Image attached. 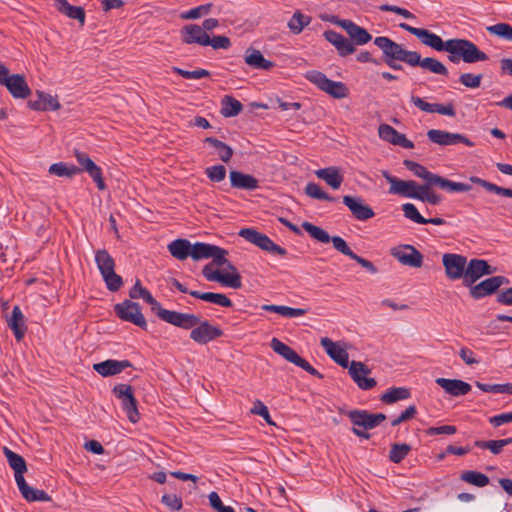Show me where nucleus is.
Here are the masks:
<instances>
[{
	"mask_svg": "<svg viewBox=\"0 0 512 512\" xmlns=\"http://www.w3.org/2000/svg\"><path fill=\"white\" fill-rule=\"evenodd\" d=\"M324 37L336 48L341 57L348 56L356 50L352 41L334 30L325 31Z\"/></svg>",
	"mask_w": 512,
	"mask_h": 512,
	"instance_id": "22",
	"label": "nucleus"
},
{
	"mask_svg": "<svg viewBox=\"0 0 512 512\" xmlns=\"http://www.w3.org/2000/svg\"><path fill=\"white\" fill-rule=\"evenodd\" d=\"M330 241L333 243V247L342 253L345 256L350 257L351 259L354 257L355 253L349 248L346 241L340 236H333L330 238Z\"/></svg>",
	"mask_w": 512,
	"mask_h": 512,
	"instance_id": "64",
	"label": "nucleus"
},
{
	"mask_svg": "<svg viewBox=\"0 0 512 512\" xmlns=\"http://www.w3.org/2000/svg\"><path fill=\"white\" fill-rule=\"evenodd\" d=\"M181 40L185 44H198L208 46V33L197 24H188L182 27L180 31Z\"/></svg>",
	"mask_w": 512,
	"mask_h": 512,
	"instance_id": "20",
	"label": "nucleus"
},
{
	"mask_svg": "<svg viewBox=\"0 0 512 512\" xmlns=\"http://www.w3.org/2000/svg\"><path fill=\"white\" fill-rule=\"evenodd\" d=\"M348 418L354 426L371 430L380 425L386 416L383 413H370L367 410H351L347 413Z\"/></svg>",
	"mask_w": 512,
	"mask_h": 512,
	"instance_id": "14",
	"label": "nucleus"
},
{
	"mask_svg": "<svg viewBox=\"0 0 512 512\" xmlns=\"http://www.w3.org/2000/svg\"><path fill=\"white\" fill-rule=\"evenodd\" d=\"M205 174L212 182H221L226 177V168L223 165H213L205 169Z\"/></svg>",
	"mask_w": 512,
	"mask_h": 512,
	"instance_id": "57",
	"label": "nucleus"
},
{
	"mask_svg": "<svg viewBox=\"0 0 512 512\" xmlns=\"http://www.w3.org/2000/svg\"><path fill=\"white\" fill-rule=\"evenodd\" d=\"M315 175L319 179L325 181L326 184L333 189H338L343 182V176L340 173L339 168L335 166L318 169L315 171Z\"/></svg>",
	"mask_w": 512,
	"mask_h": 512,
	"instance_id": "33",
	"label": "nucleus"
},
{
	"mask_svg": "<svg viewBox=\"0 0 512 512\" xmlns=\"http://www.w3.org/2000/svg\"><path fill=\"white\" fill-rule=\"evenodd\" d=\"M305 193L307 196L317 199V200H323L328 202H334L336 199L332 196H330L328 193L322 190L320 185L309 182L305 187Z\"/></svg>",
	"mask_w": 512,
	"mask_h": 512,
	"instance_id": "50",
	"label": "nucleus"
},
{
	"mask_svg": "<svg viewBox=\"0 0 512 512\" xmlns=\"http://www.w3.org/2000/svg\"><path fill=\"white\" fill-rule=\"evenodd\" d=\"M112 393L116 398L121 400L122 408L125 411L128 420L131 423H137L140 420V414L132 386L128 384H117L113 387Z\"/></svg>",
	"mask_w": 512,
	"mask_h": 512,
	"instance_id": "6",
	"label": "nucleus"
},
{
	"mask_svg": "<svg viewBox=\"0 0 512 512\" xmlns=\"http://www.w3.org/2000/svg\"><path fill=\"white\" fill-rule=\"evenodd\" d=\"M403 165L408 170L413 172L415 176L422 178L423 180H425V182H428V183L430 182V180L434 174V173L428 171L427 168L424 167L423 165H421L417 162H414L412 160H404Z\"/></svg>",
	"mask_w": 512,
	"mask_h": 512,
	"instance_id": "52",
	"label": "nucleus"
},
{
	"mask_svg": "<svg viewBox=\"0 0 512 512\" xmlns=\"http://www.w3.org/2000/svg\"><path fill=\"white\" fill-rule=\"evenodd\" d=\"M311 22V17L296 11L288 22V27L294 34H300L304 27Z\"/></svg>",
	"mask_w": 512,
	"mask_h": 512,
	"instance_id": "46",
	"label": "nucleus"
},
{
	"mask_svg": "<svg viewBox=\"0 0 512 512\" xmlns=\"http://www.w3.org/2000/svg\"><path fill=\"white\" fill-rule=\"evenodd\" d=\"M305 78L335 99H343L349 95V90L343 82L330 80L320 71H308Z\"/></svg>",
	"mask_w": 512,
	"mask_h": 512,
	"instance_id": "4",
	"label": "nucleus"
},
{
	"mask_svg": "<svg viewBox=\"0 0 512 512\" xmlns=\"http://www.w3.org/2000/svg\"><path fill=\"white\" fill-rule=\"evenodd\" d=\"M114 310L121 320L133 323L141 329L147 330L146 319L141 312L140 305L137 302L124 300L122 303L116 304Z\"/></svg>",
	"mask_w": 512,
	"mask_h": 512,
	"instance_id": "7",
	"label": "nucleus"
},
{
	"mask_svg": "<svg viewBox=\"0 0 512 512\" xmlns=\"http://www.w3.org/2000/svg\"><path fill=\"white\" fill-rule=\"evenodd\" d=\"M132 367L129 360L108 359L93 365V369L102 377H110L121 373L126 368Z\"/></svg>",
	"mask_w": 512,
	"mask_h": 512,
	"instance_id": "21",
	"label": "nucleus"
},
{
	"mask_svg": "<svg viewBox=\"0 0 512 512\" xmlns=\"http://www.w3.org/2000/svg\"><path fill=\"white\" fill-rule=\"evenodd\" d=\"M230 183L233 188L243 190H256L259 187L257 178L250 174H245L240 171L232 170L229 174Z\"/></svg>",
	"mask_w": 512,
	"mask_h": 512,
	"instance_id": "27",
	"label": "nucleus"
},
{
	"mask_svg": "<svg viewBox=\"0 0 512 512\" xmlns=\"http://www.w3.org/2000/svg\"><path fill=\"white\" fill-rule=\"evenodd\" d=\"M131 299L142 298L146 303L151 306V311L156 314L160 309L161 304L151 295V293L144 287H142L139 279L136 280L134 286L129 291Z\"/></svg>",
	"mask_w": 512,
	"mask_h": 512,
	"instance_id": "31",
	"label": "nucleus"
},
{
	"mask_svg": "<svg viewBox=\"0 0 512 512\" xmlns=\"http://www.w3.org/2000/svg\"><path fill=\"white\" fill-rule=\"evenodd\" d=\"M510 444H512V437L499 440H477L474 442L476 447L489 450L494 455L500 454L503 448Z\"/></svg>",
	"mask_w": 512,
	"mask_h": 512,
	"instance_id": "37",
	"label": "nucleus"
},
{
	"mask_svg": "<svg viewBox=\"0 0 512 512\" xmlns=\"http://www.w3.org/2000/svg\"><path fill=\"white\" fill-rule=\"evenodd\" d=\"M222 335L223 331L219 327L211 325L207 320H200V323L192 328L190 338L196 343L204 345Z\"/></svg>",
	"mask_w": 512,
	"mask_h": 512,
	"instance_id": "15",
	"label": "nucleus"
},
{
	"mask_svg": "<svg viewBox=\"0 0 512 512\" xmlns=\"http://www.w3.org/2000/svg\"><path fill=\"white\" fill-rule=\"evenodd\" d=\"M270 346L275 353L279 354L285 360H287L290 363H293L294 365L301 357L294 349H292L290 346L283 343L277 338H272Z\"/></svg>",
	"mask_w": 512,
	"mask_h": 512,
	"instance_id": "36",
	"label": "nucleus"
},
{
	"mask_svg": "<svg viewBox=\"0 0 512 512\" xmlns=\"http://www.w3.org/2000/svg\"><path fill=\"white\" fill-rule=\"evenodd\" d=\"M210 506L216 511V512H235L234 509L231 506H225L218 493L215 491H212L208 495Z\"/></svg>",
	"mask_w": 512,
	"mask_h": 512,
	"instance_id": "62",
	"label": "nucleus"
},
{
	"mask_svg": "<svg viewBox=\"0 0 512 512\" xmlns=\"http://www.w3.org/2000/svg\"><path fill=\"white\" fill-rule=\"evenodd\" d=\"M399 27L416 36L422 44L436 50L448 52V60L458 64L460 60L465 63H476L489 59L488 55L481 51L472 41L462 38H452L443 41L440 36L428 29L416 28L406 23H400Z\"/></svg>",
	"mask_w": 512,
	"mask_h": 512,
	"instance_id": "1",
	"label": "nucleus"
},
{
	"mask_svg": "<svg viewBox=\"0 0 512 512\" xmlns=\"http://www.w3.org/2000/svg\"><path fill=\"white\" fill-rule=\"evenodd\" d=\"M156 315L166 323L173 326L189 330L200 323V318L195 314L181 313L174 310H168L162 306L157 311Z\"/></svg>",
	"mask_w": 512,
	"mask_h": 512,
	"instance_id": "9",
	"label": "nucleus"
},
{
	"mask_svg": "<svg viewBox=\"0 0 512 512\" xmlns=\"http://www.w3.org/2000/svg\"><path fill=\"white\" fill-rule=\"evenodd\" d=\"M173 72L182 76L185 79H201L210 76V72L205 69H197L194 71L184 70L178 67L172 68Z\"/></svg>",
	"mask_w": 512,
	"mask_h": 512,
	"instance_id": "60",
	"label": "nucleus"
},
{
	"mask_svg": "<svg viewBox=\"0 0 512 512\" xmlns=\"http://www.w3.org/2000/svg\"><path fill=\"white\" fill-rule=\"evenodd\" d=\"M243 109V105L240 101L232 96H224L222 99L221 114L224 117L237 116Z\"/></svg>",
	"mask_w": 512,
	"mask_h": 512,
	"instance_id": "40",
	"label": "nucleus"
},
{
	"mask_svg": "<svg viewBox=\"0 0 512 512\" xmlns=\"http://www.w3.org/2000/svg\"><path fill=\"white\" fill-rule=\"evenodd\" d=\"M161 502L172 511H179L183 506L182 499L176 494H164Z\"/></svg>",
	"mask_w": 512,
	"mask_h": 512,
	"instance_id": "63",
	"label": "nucleus"
},
{
	"mask_svg": "<svg viewBox=\"0 0 512 512\" xmlns=\"http://www.w3.org/2000/svg\"><path fill=\"white\" fill-rule=\"evenodd\" d=\"M382 175L390 183V194H396L413 199L418 197L416 195L417 183L415 181L398 179L397 177L390 175L388 171H383Z\"/></svg>",
	"mask_w": 512,
	"mask_h": 512,
	"instance_id": "16",
	"label": "nucleus"
},
{
	"mask_svg": "<svg viewBox=\"0 0 512 512\" xmlns=\"http://www.w3.org/2000/svg\"><path fill=\"white\" fill-rule=\"evenodd\" d=\"M216 279V282L221 283L227 287H231L233 289H239L242 287L241 276L238 272L234 273H221L215 274L213 276Z\"/></svg>",
	"mask_w": 512,
	"mask_h": 512,
	"instance_id": "47",
	"label": "nucleus"
},
{
	"mask_svg": "<svg viewBox=\"0 0 512 512\" xmlns=\"http://www.w3.org/2000/svg\"><path fill=\"white\" fill-rule=\"evenodd\" d=\"M258 248L279 256H285L287 254V250L276 243H274L267 235L262 234Z\"/></svg>",
	"mask_w": 512,
	"mask_h": 512,
	"instance_id": "51",
	"label": "nucleus"
},
{
	"mask_svg": "<svg viewBox=\"0 0 512 512\" xmlns=\"http://www.w3.org/2000/svg\"><path fill=\"white\" fill-rule=\"evenodd\" d=\"M75 157L77 162L81 166V172H87L89 176L93 179V181L96 183L97 188L99 190L106 189V184L102 177L101 168L94 163V161L88 156V154L76 150Z\"/></svg>",
	"mask_w": 512,
	"mask_h": 512,
	"instance_id": "18",
	"label": "nucleus"
},
{
	"mask_svg": "<svg viewBox=\"0 0 512 512\" xmlns=\"http://www.w3.org/2000/svg\"><path fill=\"white\" fill-rule=\"evenodd\" d=\"M320 344L331 359L341 367L348 368L349 375L360 389L370 390L376 386V380L367 377L371 373L367 365L355 360L349 362L348 352L327 337L322 338Z\"/></svg>",
	"mask_w": 512,
	"mask_h": 512,
	"instance_id": "2",
	"label": "nucleus"
},
{
	"mask_svg": "<svg viewBox=\"0 0 512 512\" xmlns=\"http://www.w3.org/2000/svg\"><path fill=\"white\" fill-rule=\"evenodd\" d=\"M398 134H399V132L395 128H393L392 126H390L388 124H381L378 127L379 137L382 140L389 142L393 145L396 141Z\"/></svg>",
	"mask_w": 512,
	"mask_h": 512,
	"instance_id": "59",
	"label": "nucleus"
},
{
	"mask_svg": "<svg viewBox=\"0 0 512 512\" xmlns=\"http://www.w3.org/2000/svg\"><path fill=\"white\" fill-rule=\"evenodd\" d=\"M442 264L445 270V276L456 281L465 279L467 270V257L456 253H445L442 256Z\"/></svg>",
	"mask_w": 512,
	"mask_h": 512,
	"instance_id": "8",
	"label": "nucleus"
},
{
	"mask_svg": "<svg viewBox=\"0 0 512 512\" xmlns=\"http://www.w3.org/2000/svg\"><path fill=\"white\" fill-rule=\"evenodd\" d=\"M302 228L315 240L321 243H329L330 235L321 227L316 226L308 221L302 223Z\"/></svg>",
	"mask_w": 512,
	"mask_h": 512,
	"instance_id": "48",
	"label": "nucleus"
},
{
	"mask_svg": "<svg viewBox=\"0 0 512 512\" xmlns=\"http://www.w3.org/2000/svg\"><path fill=\"white\" fill-rule=\"evenodd\" d=\"M429 184L437 186L448 192H467L471 190V186L462 182H453L438 174H433Z\"/></svg>",
	"mask_w": 512,
	"mask_h": 512,
	"instance_id": "32",
	"label": "nucleus"
},
{
	"mask_svg": "<svg viewBox=\"0 0 512 512\" xmlns=\"http://www.w3.org/2000/svg\"><path fill=\"white\" fill-rule=\"evenodd\" d=\"M402 210L404 213V216L417 223V224H426V218H424L419 211L417 210L416 206L412 203H405L402 205Z\"/></svg>",
	"mask_w": 512,
	"mask_h": 512,
	"instance_id": "55",
	"label": "nucleus"
},
{
	"mask_svg": "<svg viewBox=\"0 0 512 512\" xmlns=\"http://www.w3.org/2000/svg\"><path fill=\"white\" fill-rule=\"evenodd\" d=\"M95 261L101 275L115 270V261L105 249H101L96 252Z\"/></svg>",
	"mask_w": 512,
	"mask_h": 512,
	"instance_id": "39",
	"label": "nucleus"
},
{
	"mask_svg": "<svg viewBox=\"0 0 512 512\" xmlns=\"http://www.w3.org/2000/svg\"><path fill=\"white\" fill-rule=\"evenodd\" d=\"M204 142L210 144L215 149H217L219 158L223 162L227 163L232 158V156H233V149L229 145H227L226 143H224V142H222V141H220V140H218L217 138H214V137H206L204 139Z\"/></svg>",
	"mask_w": 512,
	"mask_h": 512,
	"instance_id": "42",
	"label": "nucleus"
},
{
	"mask_svg": "<svg viewBox=\"0 0 512 512\" xmlns=\"http://www.w3.org/2000/svg\"><path fill=\"white\" fill-rule=\"evenodd\" d=\"M167 248L174 258L183 261L191 256L192 244L187 239L179 238L169 243Z\"/></svg>",
	"mask_w": 512,
	"mask_h": 512,
	"instance_id": "34",
	"label": "nucleus"
},
{
	"mask_svg": "<svg viewBox=\"0 0 512 512\" xmlns=\"http://www.w3.org/2000/svg\"><path fill=\"white\" fill-rule=\"evenodd\" d=\"M486 30L492 35L512 41V26L508 23H497L488 26Z\"/></svg>",
	"mask_w": 512,
	"mask_h": 512,
	"instance_id": "53",
	"label": "nucleus"
},
{
	"mask_svg": "<svg viewBox=\"0 0 512 512\" xmlns=\"http://www.w3.org/2000/svg\"><path fill=\"white\" fill-rule=\"evenodd\" d=\"M482 77V74L463 73L459 77V82L467 88L475 89L480 87Z\"/></svg>",
	"mask_w": 512,
	"mask_h": 512,
	"instance_id": "61",
	"label": "nucleus"
},
{
	"mask_svg": "<svg viewBox=\"0 0 512 512\" xmlns=\"http://www.w3.org/2000/svg\"><path fill=\"white\" fill-rule=\"evenodd\" d=\"M56 9L65 16L78 20L81 26L85 24V11L80 6H73L67 0H54Z\"/></svg>",
	"mask_w": 512,
	"mask_h": 512,
	"instance_id": "30",
	"label": "nucleus"
},
{
	"mask_svg": "<svg viewBox=\"0 0 512 512\" xmlns=\"http://www.w3.org/2000/svg\"><path fill=\"white\" fill-rule=\"evenodd\" d=\"M3 452L7 458L9 466L14 470L15 473H25L27 471L26 462L22 456L18 455L7 447H4Z\"/></svg>",
	"mask_w": 512,
	"mask_h": 512,
	"instance_id": "44",
	"label": "nucleus"
},
{
	"mask_svg": "<svg viewBox=\"0 0 512 512\" xmlns=\"http://www.w3.org/2000/svg\"><path fill=\"white\" fill-rule=\"evenodd\" d=\"M508 283L509 279L504 276H492L467 288H469L470 297L474 300H479L495 294L502 285Z\"/></svg>",
	"mask_w": 512,
	"mask_h": 512,
	"instance_id": "10",
	"label": "nucleus"
},
{
	"mask_svg": "<svg viewBox=\"0 0 512 512\" xmlns=\"http://www.w3.org/2000/svg\"><path fill=\"white\" fill-rule=\"evenodd\" d=\"M495 272L496 267L491 266L486 260L473 258L467 261L466 277L463 285L465 287L471 286L483 276L492 275Z\"/></svg>",
	"mask_w": 512,
	"mask_h": 512,
	"instance_id": "11",
	"label": "nucleus"
},
{
	"mask_svg": "<svg viewBox=\"0 0 512 512\" xmlns=\"http://www.w3.org/2000/svg\"><path fill=\"white\" fill-rule=\"evenodd\" d=\"M343 203L348 207L353 217L359 221H366L375 215L373 209L363 203L362 199L359 197L345 195L343 197Z\"/></svg>",
	"mask_w": 512,
	"mask_h": 512,
	"instance_id": "19",
	"label": "nucleus"
},
{
	"mask_svg": "<svg viewBox=\"0 0 512 512\" xmlns=\"http://www.w3.org/2000/svg\"><path fill=\"white\" fill-rule=\"evenodd\" d=\"M37 100H30L28 106L35 111H55L59 110L61 105L57 97H53L43 91H36Z\"/></svg>",
	"mask_w": 512,
	"mask_h": 512,
	"instance_id": "24",
	"label": "nucleus"
},
{
	"mask_svg": "<svg viewBox=\"0 0 512 512\" xmlns=\"http://www.w3.org/2000/svg\"><path fill=\"white\" fill-rule=\"evenodd\" d=\"M102 277L106 283L107 289L111 292L118 291L123 284L121 276L116 274L115 270L103 274Z\"/></svg>",
	"mask_w": 512,
	"mask_h": 512,
	"instance_id": "56",
	"label": "nucleus"
},
{
	"mask_svg": "<svg viewBox=\"0 0 512 512\" xmlns=\"http://www.w3.org/2000/svg\"><path fill=\"white\" fill-rule=\"evenodd\" d=\"M334 18L335 20L333 21V23L340 26L346 31V33L350 37L349 40L352 41L353 44L364 45L367 44L372 39V36L365 28L357 25L352 20H340L337 17Z\"/></svg>",
	"mask_w": 512,
	"mask_h": 512,
	"instance_id": "17",
	"label": "nucleus"
},
{
	"mask_svg": "<svg viewBox=\"0 0 512 512\" xmlns=\"http://www.w3.org/2000/svg\"><path fill=\"white\" fill-rule=\"evenodd\" d=\"M245 63L253 69L270 70L275 64L264 58L262 53L254 48H248L244 56Z\"/></svg>",
	"mask_w": 512,
	"mask_h": 512,
	"instance_id": "28",
	"label": "nucleus"
},
{
	"mask_svg": "<svg viewBox=\"0 0 512 512\" xmlns=\"http://www.w3.org/2000/svg\"><path fill=\"white\" fill-rule=\"evenodd\" d=\"M411 396L410 390L406 387H392L383 393L380 400L385 404H393L400 400L408 399Z\"/></svg>",
	"mask_w": 512,
	"mask_h": 512,
	"instance_id": "38",
	"label": "nucleus"
},
{
	"mask_svg": "<svg viewBox=\"0 0 512 512\" xmlns=\"http://www.w3.org/2000/svg\"><path fill=\"white\" fill-rule=\"evenodd\" d=\"M461 480L474 485L476 487H484L489 484V478L487 475L473 470L464 471L461 474Z\"/></svg>",
	"mask_w": 512,
	"mask_h": 512,
	"instance_id": "45",
	"label": "nucleus"
},
{
	"mask_svg": "<svg viewBox=\"0 0 512 512\" xmlns=\"http://www.w3.org/2000/svg\"><path fill=\"white\" fill-rule=\"evenodd\" d=\"M476 386L483 392L512 394V383L486 384V383L476 382Z\"/></svg>",
	"mask_w": 512,
	"mask_h": 512,
	"instance_id": "54",
	"label": "nucleus"
},
{
	"mask_svg": "<svg viewBox=\"0 0 512 512\" xmlns=\"http://www.w3.org/2000/svg\"><path fill=\"white\" fill-rule=\"evenodd\" d=\"M215 246L216 245L209 243L196 242L192 245L191 258L195 261L208 259L213 255L212 253L216 251Z\"/></svg>",
	"mask_w": 512,
	"mask_h": 512,
	"instance_id": "43",
	"label": "nucleus"
},
{
	"mask_svg": "<svg viewBox=\"0 0 512 512\" xmlns=\"http://www.w3.org/2000/svg\"><path fill=\"white\" fill-rule=\"evenodd\" d=\"M428 139L441 146L464 144L468 147H473L475 143L471 141L464 134L452 133L439 129H431L427 132Z\"/></svg>",
	"mask_w": 512,
	"mask_h": 512,
	"instance_id": "12",
	"label": "nucleus"
},
{
	"mask_svg": "<svg viewBox=\"0 0 512 512\" xmlns=\"http://www.w3.org/2000/svg\"><path fill=\"white\" fill-rule=\"evenodd\" d=\"M8 327L13 331L17 341H21L26 333L27 327L25 325L24 315L19 306H14L10 319L8 320Z\"/></svg>",
	"mask_w": 512,
	"mask_h": 512,
	"instance_id": "29",
	"label": "nucleus"
},
{
	"mask_svg": "<svg viewBox=\"0 0 512 512\" xmlns=\"http://www.w3.org/2000/svg\"><path fill=\"white\" fill-rule=\"evenodd\" d=\"M390 254L405 266L420 268L423 264V255L421 252L409 244L392 248Z\"/></svg>",
	"mask_w": 512,
	"mask_h": 512,
	"instance_id": "13",
	"label": "nucleus"
},
{
	"mask_svg": "<svg viewBox=\"0 0 512 512\" xmlns=\"http://www.w3.org/2000/svg\"><path fill=\"white\" fill-rule=\"evenodd\" d=\"M189 294L197 299H201L203 301L213 303L222 307H232V301L225 295L221 293H213V292H200L196 290H191Z\"/></svg>",
	"mask_w": 512,
	"mask_h": 512,
	"instance_id": "35",
	"label": "nucleus"
},
{
	"mask_svg": "<svg viewBox=\"0 0 512 512\" xmlns=\"http://www.w3.org/2000/svg\"><path fill=\"white\" fill-rule=\"evenodd\" d=\"M212 7V3H207L200 5L198 7L192 8L187 12L181 14L182 19H198L204 15H207Z\"/></svg>",
	"mask_w": 512,
	"mask_h": 512,
	"instance_id": "58",
	"label": "nucleus"
},
{
	"mask_svg": "<svg viewBox=\"0 0 512 512\" xmlns=\"http://www.w3.org/2000/svg\"><path fill=\"white\" fill-rule=\"evenodd\" d=\"M411 56L414 58L412 67L420 66L421 68L427 69L434 74L448 76L449 72L447 67L439 60L432 57L421 59V55L416 51H413V55Z\"/></svg>",
	"mask_w": 512,
	"mask_h": 512,
	"instance_id": "25",
	"label": "nucleus"
},
{
	"mask_svg": "<svg viewBox=\"0 0 512 512\" xmlns=\"http://www.w3.org/2000/svg\"><path fill=\"white\" fill-rule=\"evenodd\" d=\"M0 84L5 86L16 99H26L31 95V89L23 74H10L9 69L0 64Z\"/></svg>",
	"mask_w": 512,
	"mask_h": 512,
	"instance_id": "5",
	"label": "nucleus"
},
{
	"mask_svg": "<svg viewBox=\"0 0 512 512\" xmlns=\"http://www.w3.org/2000/svg\"><path fill=\"white\" fill-rule=\"evenodd\" d=\"M374 44L382 50L383 61L390 68L394 70H402L403 66L397 63V61H402L409 66H412L414 58L410 55H413V51L404 49L402 45L385 36L376 37L374 39Z\"/></svg>",
	"mask_w": 512,
	"mask_h": 512,
	"instance_id": "3",
	"label": "nucleus"
},
{
	"mask_svg": "<svg viewBox=\"0 0 512 512\" xmlns=\"http://www.w3.org/2000/svg\"><path fill=\"white\" fill-rule=\"evenodd\" d=\"M435 382L443 388L446 393L455 397L466 395L471 391V385L463 380L437 378Z\"/></svg>",
	"mask_w": 512,
	"mask_h": 512,
	"instance_id": "26",
	"label": "nucleus"
},
{
	"mask_svg": "<svg viewBox=\"0 0 512 512\" xmlns=\"http://www.w3.org/2000/svg\"><path fill=\"white\" fill-rule=\"evenodd\" d=\"M49 173L52 175H56L58 177H68L72 178L73 176L81 173V169L75 165H67L66 163L59 162L54 163L49 167Z\"/></svg>",
	"mask_w": 512,
	"mask_h": 512,
	"instance_id": "41",
	"label": "nucleus"
},
{
	"mask_svg": "<svg viewBox=\"0 0 512 512\" xmlns=\"http://www.w3.org/2000/svg\"><path fill=\"white\" fill-rule=\"evenodd\" d=\"M411 451V446L406 443H394L389 451V460L400 463Z\"/></svg>",
	"mask_w": 512,
	"mask_h": 512,
	"instance_id": "49",
	"label": "nucleus"
},
{
	"mask_svg": "<svg viewBox=\"0 0 512 512\" xmlns=\"http://www.w3.org/2000/svg\"><path fill=\"white\" fill-rule=\"evenodd\" d=\"M411 102L420 110L428 113H439L442 115H447L450 117H454L456 115V111L454 105L452 103H448L446 105L443 104H431L424 101L422 98L418 96H411Z\"/></svg>",
	"mask_w": 512,
	"mask_h": 512,
	"instance_id": "23",
	"label": "nucleus"
}]
</instances>
